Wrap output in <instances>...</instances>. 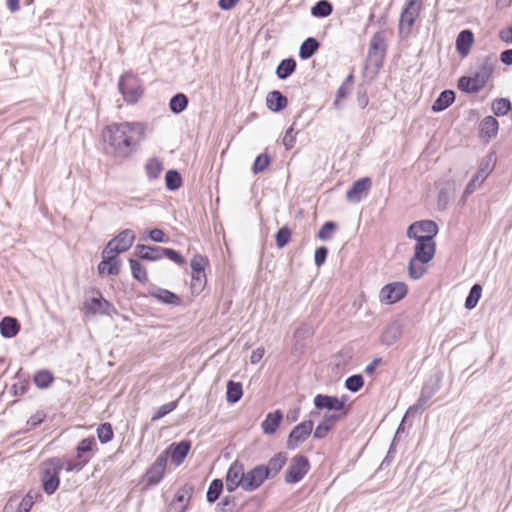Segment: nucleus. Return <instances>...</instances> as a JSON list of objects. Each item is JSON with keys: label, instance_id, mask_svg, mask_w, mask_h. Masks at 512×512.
<instances>
[{"label": "nucleus", "instance_id": "a211bd4d", "mask_svg": "<svg viewBox=\"0 0 512 512\" xmlns=\"http://www.w3.org/2000/svg\"><path fill=\"white\" fill-rule=\"evenodd\" d=\"M266 475L260 464L245 472L244 491L253 492L260 488L266 480H269Z\"/></svg>", "mask_w": 512, "mask_h": 512}, {"label": "nucleus", "instance_id": "5fc2aeb1", "mask_svg": "<svg viewBox=\"0 0 512 512\" xmlns=\"http://www.w3.org/2000/svg\"><path fill=\"white\" fill-rule=\"evenodd\" d=\"M272 157L268 153L259 154L253 164H252V172L254 175L260 174L264 172L271 164Z\"/></svg>", "mask_w": 512, "mask_h": 512}, {"label": "nucleus", "instance_id": "338daca9", "mask_svg": "<svg viewBox=\"0 0 512 512\" xmlns=\"http://www.w3.org/2000/svg\"><path fill=\"white\" fill-rule=\"evenodd\" d=\"M329 250L326 246H319L314 252V263L317 267H321L327 260Z\"/></svg>", "mask_w": 512, "mask_h": 512}, {"label": "nucleus", "instance_id": "a18cd8bd", "mask_svg": "<svg viewBox=\"0 0 512 512\" xmlns=\"http://www.w3.org/2000/svg\"><path fill=\"white\" fill-rule=\"evenodd\" d=\"M33 382L39 389H47L54 382V375L47 369L38 370L33 376Z\"/></svg>", "mask_w": 512, "mask_h": 512}, {"label": "nucleus", "instance_id": "6e6552de", "mask_svg": "<svg viewBox=\"0 0 512 512\" xmlns=\"http://www.w3.org/2000/svg\"><path fill=\"white\" fill-rule=\"evenodd\" d=\"M311 465L308 457L303 454H297L292 459L285 471L284 481L287 484L299 483L310 471Z\"/></svg>", "mask_w": 512, "mask_h": 512}, {"label": "nucleus", "instance_id": "cd10ccee", "mask_svg": "<svg viewBox=\"0 0 512 512\" xmlns=\"http://www.w3.org/2000/svg\"><path fill=\"white\" fill-rule=\"evenodd\" d=\"M499 131V122L494 116H486L479 123V138L485 141L494 139Z\"/></svg>", "mask_w": 512, "mask_h": 512}, {"label": "nucleus", "instance_id": "423d86ee", "mask_svg": "<svg viewBox=\"0 0 512 512\" xmlns=\"http://www.w3.org/2000/svg\"><path fill=\"white\" fill-rule=\"evenodd\" d=\"M386 51L387 44L383 31L375 32L370 40L367 54L368 61L375 68V74L383 67Z\"/></svg>", "mask_w": 512, "mask_h": 512}, {"label": "nucleus", "instance_id": "e2e57ef3", "mask_svg": "<svg viewBox=\"0 0 512 512\" xmlns=\"http://www.w3.org/2000/svg\"><path fill=\"white\" fill-rule=\"evenodd\" d=\"M163 258H167L179 266L186 264L184 256L178 250L173 248L164 247Z\"/></svg>", "mask_w": 512, "mask_h": 512}, {"label": "nucleus", "instance_id": "9b49d317", "mask_svg": "<svg viewBox=\"0 0 512 512\" xmlns=\"http://www.w3.org/2000/svg\"><path fill=\"white\" fill-rule=\"evenodd\" d=\"M314 427V422L311 419L303 420L295 425L289 432L286 442L288 450H295L303 444L311 435Z\"/></svg>", "mask_w": 512, "mask_h": 512}, {"label": "nucleus", "instance_id": "58836bf2", "mask_svg": "<svg viewBox=\"0 0 512 512\" xmlns=\"http://www.w3.org/2000/svg\"><path fill=\"white\" fill-rule=\"evenodd\" d=\"M165 187L170 192L179 190L183 185V178L177 169H169L165 173Z\"/></svg>", "mask_w": 512, "mask_h": 512}, {"label": "nucleus", "instance_id": "69168bd1", "mask_svg": "<svg viewBox=\"0 0 512 512\" xmlns=\"http://www.w3.org/2000/svg\"><path fill=\"white\" fill-rule=\"evenodd\" d=\"M146 238L155 243H166L168 242V237L164 233L163 230L159 228H152L146 231Z\"/></svg>", "mask_w": 512, "mask_h": 512}, {"label": "nucleus", "instance_id": "ddd939ff", "mask_svg": "<svg viewBox=\"0 0 512 512\" xmlns=\"http://www.w3.org/2000/svg\"><path fill=\"white\" fill-rule=\"evenodd\" d=\"M439 232L438 224L434 220L424 219L415 221L410 224L406 231V236L409 239H417L420 237H427L435 240Z\"/></svg>", "mask_w": 512, "mask_h": 512}, {"label": "nucleus", "instance_id": "ea45409f", "mask_svg": "<svg viewBox=\"0 0 512 512\" xmlns=\"http://www.w3.org/2000/svg\"><path fill=\"white\" fill-rule=\"evenodd\" d=\"M224 489V482L221 478L213 479L206 492V501L209 504L215 503L221 496Z\"/></svg>", "mask_w": 512, "mask_h": 512}, {"label": "nucleus", "instance_id": "3c124183", "mask_svg": "<svg viewBox=\"0 0 512 512\" xmlns=\"http://www.w3.org/2000/svg\"><path fill=\"white\" fill-rule=\"evenodd\" d=\"M42 497L39 491L30 490L20 501L15 512H29L35 501Z\"/></svg>", "mask_w": 512, "mask_h": 512}, {"label": "nucleus", "instance_id": "0eeeda50", "mask_svg": "<svg viewBox=\"0 0 512 512\" xmlns=\"http://www.w3.org/2000/svg\"><path fill=\"white\" fill-rule=\"evenodd\" d=\"M348 395H342L340 398L336 395L317 394L313 399L314 407L317 410H329L338 412L336 415H342V418L348 415V409L346 408V402Z\"/></svg>", "mask_w": 512, "mask_h": 512}, {"label": "nucleus", "instance_id": "13d9d810", "mask_svg": "<svg viewBox=\"0 0 512 512\" xmlns=\"http://www.w3.org/2000/svg\"><path fill=\"white\" fill-rule=\"evenodd\" d=\"M364 383L365 381L362 374H353L346 378L344 386L348 391L356 393L362 389Z\"/></svg>", "mask_w": 512, "mask_h": 512}, {"label": "nucleus", "instance_id": "7c9ffc66", "mask_svg": "<svg viewBox=\"0 0 512 512\" xmlns=\"http://www.w3.org/2000/svg\"><path fill=\"white\" fill-rule=\"evenodd\" d=\"M266 106L271 112L279 113L288 106V98L279 90H272L266 96Z\"/></svg>", "mask_w": 512, "mask_h": 512}, {"label": "nucleus", "instance_id": "8fccbe9b", "mask_svg": "<svg viewBox=\"0 0 512 512\" xmlns=\"http://www.w3.org/2000/svg\"><path fill=\"white\" fill-rule=\"evenodd\" d=\"M482 295V286L479 283H475L469 290V293L465 299L464 306L467 310L474 309Z\"/></svg>", "mask_w": 512, "mask_h": 512}, {"label": "nucleus", "instance_id": "e433bc0d", "mask_svg": "<svg viewBox=\"0 0 512 512\" xmlns=\"http://www.w3.org/2000/svg\"><path fill=\"white\" fill-rule=\"evenodd\" d=\"M243 396V386L241 382L228 380L226 383V401L229 404H235Z\"/></svg>", "mask_w": 512, "mask_h": 512}, {"label": "nucleus", "instance_id": "473e14b6", "mask_svg": "<svg viewBox=\"0 0 512 512\" xmlns=\"http://www.w3.org/2000/svg\"><path fill=\"white\" fill-rule=\"evenodd\" d=\"M20 329V322L15 317L5 316L0 320V335L3 338H14L19 333Z\"/></svg>", "mask_w": 512, "mask_h": 512}, {"label": "nucleus", "instance_id": "49530a36", "mask_svg": "<svg viewBox=\"0 0 512 512\" xmlns=\"http://www.w3.org/2000/svg\"><path fill=\"white\" fill-rule=\"evenodd\" d=\"M491 110L495 116H506L512 110V103L505 97L496 98L492 102Z\"/></svg>", "mask_w": 512, "mask_h": 512}, {"label": "nucleus", "instance_id": "aec40b11", "mask_svg": "<svg viewBox=\"0 0 512 512\" xmlns=\"http://www.w3.org/2000/svg\"><path fill=\"white\" fill-rule=\"evenodd\" d=\"M288 461L286 452L275 453L267 462V464H260L268 479H274L284 468Z\"/></svg>", "mask_w": 512, "mask_h": 512}, {"label": "nucleus", "instance_id": "412c9836", "mask_svg": "<svg viewBox=\"0 0 512 512\" xmlns=\"http://www.w3.org/2000/svg\"><path fill=\"white\" fill-rule=\"evenodd\" d=\"M164 247L137 244L134 248V255L143 261L155 262L163 259Z\"/></svg>", "mask_w": 512, "mask_h": 512}, {"label": "nucleus", "instance_id": "7ed1b4c3", "mask_svg": "<svg viewBox=\"0 0 512 512\" xmlns=\"http://www.w3.org/2000/svg\"><path fill=\"white\" fill-rule=\"evenodd\" d=\"M118 91L125 103L135 105L144 95L143 82L135 73L127 71L119 78Z\"/></svg>", "mask_w": 512, "mask_h": 512}, {"label": "nucleus", "instance_id": "4468645a", "mask_svg": "<svg viewBox=\"0 0 512 512\" xmlns=\"http://www.w3.org/2000/svg\"><path fill=\"white\" fill-rule=\"evenodd\" d=\"M404 320L400 317L393 319L382 330L379 341L382 345L390 347L397 343L403 334Z\"/></svg>", "mask_w": 512, "mask_h": 512}, {"label": "nucleus", "instance_id": "a19ab883", "mask_svg": "<svg viewBox=\"0 0 512 512\" xmlns=\"http://www.w3.org/2000/svg\"><path fill=\"white\" fill-rule=\"evenodd\" d=\"M163 163L157 157L149 158L144 166L146 176L149 180H156L163 171Z\"/></svg>", "mask_w": 512, "mask_h": 512}, {"label": "nucleus", "instance_id": "f3484780", "mask_svg": "<svg viewBox=\"0 0 512 512\" xmlns=\"http://www.w3.org/2000/svg\"><path fill=\"white\" fill-rule=\"evenodd\" d=\"M194 490L195 487L193 484H184L176 491L170 506L177 509V512H185L189 508Z\"/></svg>", "mask_w": 512, "mask_h": 512}, {"label": "nucleus", "instance_id": "4c0bfd02", "mask_svg": "<svg viewBox=\"0 0 512 512\" xmlns=\"http://www.w3.org/2000/svg\"><path fill=\"white\" fill-rule=\"evenodd\" d=\"M189 99L186 94L178 92L169 100V110L171 113L178 115L185 111L188 107Z\"/></svg>", "mask_w": 512, "mask_h": 512}, {"label": "nucleus", "instance_id": "052dcab7", "mask_svg": "<svg viewBox=\"0 0 512 512\" xmlns=\"http://www.w3.org/2000/svg\"><path fill=\"white\" fill-rule=\"evenodd\" d=\"M177 406H178V400H174V401H171V402L161 405L153 414L151 421L155 422V421L162 419L163 417H165L166 415H168L169 413L174 411L177 408Z\"/></svg>", "mask_w": 512, "mask_h": 512}, {"label": "nucleus", "instance_id": "c03bdc74", "mask_svg": "<svg viewBox=\"0 0 512 512\" xmlns=\"http://www.w3.org/2000/svg\"><path fill=\"white\" fill-rule=\"evenodd\" d=\"M333 12V4L328 0L317 1L310 9V13L315 18H326Z\"/></svg>", "mask_w": 512, "mask_h": 512}, {"label": "nucleus", "instance_id": "774afa93", "mask_svg": "<svg viewBox=\"0 0 512 512\" xmlns=\"http://www.w3.org/2000/svg\"><path fill=\"white\" fill-rule=\"evenodd\" d=\"M369 103L367 88L365 85H359L357 88V105L364 109Z\"/></svg>", "mask_w": 512, "mask_h": 512}, {"label": "nucleus", "instance_id": "603ef678", "mask_svg": "<svg viewBox=\"0 0 512 512\" xmlns=\"http://www.w3.org/2000/svg\"><path fill=\"white\" fill-rule=\"evenodd\" d=\"M96 434L101 444H107L114 438V430L110 422H103L99 424L96 429Z\"/></svg>", "mask_w": 512, "mask_h": 512}, {"label": "nucleus", "instance_id": "37998d69", "mask_svg": "<svg viewBox=\"0 0 512 512\" xmlns=\"http://www.w3.org/2000/svg\"><path fill=\"white\" fill-rule=\"evenodd\" d=\"M225 477L233 481H239L244 484L245 480V467L244 463L238 459L234 460L226 471Z\"/></svg>", "mask_w": 512, "mask_h": 512}, {"label": "nucleus", "instance_id": "864d4df0", "mask_svg": "<svg viewBox=\"0 0 512 512\" xmlns=\"http://www.w3.org/2000/svg\"><path fill=\"white\" fill-rule=\"evenodd\" d=\"M209 265L207 256L202 254H195L190 260L191 273L203 276L206 267Z\"/></svg>", "mask_w": 512, "mask_h": 512}, {"label": "nucleus", "instance_id": "f03ea898", "mask_svg": "<svg viewBox=\"0 0 512 512\" xmlns=\"http://www.w3.org/2000/svg\"><path fill=\"white\" fill-rule=\"evenodd\" d=\"M414 240V254L408 262L407 270L412 280H419L427 273V265L436 254V241L427 237Z\"/></svg>", "mask_w": 512, "mask_h": 512}, {"label": "nucleus", "instance_id": "1a4fd4ad", "mask_svg": "<svg viewBox=\"0 0 512 512\" xmlns=\"http://www.w3.org/2000/svg\"><path fill=\"white\" fill-rule=\"evenodd\" d=\"M96 296L85 299L83 308L86 315H111L116 313L114 305L102 296L100 290L92 289Z\"/></svg>", "mask_w": 512, "mask_h": 512}, {"label": "nucleus", "instance_id": "72a5a7b5", "mask_svg": "<svg viewBox=\"0 0 512 512\" xmlns=\"http://www.w3.org/2000/svg\"><path fill=\"white\" fill-rule=\"evenodd\" d=\"M297 68V62L295 58L293 57H287L282 59L276 69H275V75L279 80H286L288 79L292 74L295 73Z\"/></svg>", "mask_w": 512, "mask_h": 512}, {"label": "nucleus", "instance_id": "6ab92c4d", "mask_svg": "<svg viewBox=\"0 0 512 512\" xmlns=\"http://www.w3.org/2000/svg\"><path fill=\"white\" fill-rule=\"evenodd\" d=\"M371 185L372 181L369 177L357 179L346 191V199L352 203H359L362 200L363 195L370 190Z\"/></svg>", "mask_w": 512, "mask_h": 512}, {"label": "nucleus", "instance_id": "79ce46f5", "mask_svg": "<svg viewBox=\"0 0 512 512\" xmlns=\"http://www.w3.org/2000/svg\"><path fill=\"white\" fill-rule=\"evenodd\" d=\"M314 335V329L311 325L307 323L301 324L299 327H297L293 333V350H298V346L300 342L305 341L309 338H311Z\"/></svg>", "mask_w": 512, "mask_h": 512}, {"label": "nucleus", "instance_id": "393cba45", "mask_svg": "<svg viewBox=\"0 0 512 512\" xmlns=\"http://www.w3.org/2000/svg\"><path fill=\"white\" fill-rule=\"evenodd\" d=\"M341 419L342 415H336V413H325L321 422L318 423L313 431V437L318 440L324 439L334 428L335 424Z\"/></svg>", "mask_w": 512, "mask_h": 512}, {"label": "nucleus", "instance_id": "de8ad7c7", "mask_svg": "<svg viewBox=\"0 0 512 512\" xmlns=\"http://www.w3.org/2000/svg\"><path fill=\"white\" fill-rule=\"evenodd\" d=\"M132 277L140 283L148 282L147 270L142 263L134 258L129 259Z\"/></svg>", "mask_w": 512, "mask_h": 512}, {"label": "nucleus", "instance_id": "bb28decb", "mask_svg": "<svg viewBox=\"0 0 512 512\" xmlns=\"http://www.w3.org/2000/svg\"><path fill=\"white\" fill-rule=\"evenodd\" d=\"M119 255L120 254L115 253L114 256L102 255V260L97 265L99 275H103L104 273L110 276L118 275L121 270V259Z\"/></svg>", "mask_w": 512, "mask_h": 512}, {"label": "nucleus", "instance_id": "5701e85b", "mask_svg": "<svg viewBox=\"0 0 512 512\" xmlns=\"http://www.w3.org/2000/svg\"><path fill=\"white\" fill-rule=\"evenodd\" d=\"M97 450V443L93 436L86 437L78 442L75 448V458L80 461H85L87 465L93 453Z\"/></svg>", "mask_w": 512, "mask_h": 512}, {"label": "nucleus", "instance_id": "6e6d98bb", "mask_svg": "<svg viewBox=\"0 0 512 512\" xmlns=\"http://www.w3.org/2000/svg\"><path fill=\"white\" fill-rule=\"evenodd\" d=\"M419 16V11L414 10L413 12H406L402 11L399 19V32L401 33L404 28H407V31L409 32L413 25L415 24V21L417 17Z\"/></svg>", "mask_w": 512, "mask_h": 512}, {"label": "nucleus", "instance_id": "a878e982", "mask_svg": "<svg viewBox=\"0 0 512 512\" xmlns=\"http://www.w3.org/2000/svg\"><path fill=\"white\" fill-rule=\"evenodd\" d=\"M475 38L474 33L470 29H463L461 30L455 40V49L457 53L462 57H467L470 52L471 48L474 44Z\"/></svg>", "mask_w": 512, "mask_h": 512}, {"label": "nucleus", "instance_id": "09e8293b", "mask_svg": "<svg viewBox=\"0 0 512 512\" xmlns=\"http://www.w3.org/2000/svg\"><path fill=\"white\" fill-rule=\"evenodd\" d=\"M15 378L18 379V382L14 383L10 388V393L13 396H22L24 395L30 388V382L26 378H22V370L19 369L15 374Z\"/></svg>", "mask_w": 512, "mask_h": 512}, {"label": "nucleus", "instance_id": "4d7b16f0", "mask_svg": "<svg viewBox=\"0 0 512 512\" xmlns=\"http://www.w3.org/2000/svg\"><path fill=\"white\" fill-rule=\"evenodd\" d=\"M216 512H236L237 504L236 498L233 495L224 496L220 502L217 503L215 507Z\"/></svg>", "mask_w": 512, "mask_h": 512}, {"label": "nucleus", "instance_id": "4be33fe9", "mask_svg": "<svg viewBox=\"0 0 512 512\" xmlns=\"http://www.w3.org/2000/svg\"><path fill=\"white\" fill-rule=\"evenodd\" d=\"M136 239V235L131 229H124L120 231L113 239L109 242H112V245L115 247V254H121L128 251L134 241Z\"/></svg>", "mask_w": 512, "mask_h": 512}, {"label": "nucleus", "instance_id": "2f4dec72", "mask_svg": "<svg viewBox=\"0 0 512 512\" xmlns=\"http://www.w3.org/2000/svg\"><path fill=\"white\" fill-rule=\"evenodd\" d=\"M456 99V93L451 89H445L440 92L431 106L434 113H439L449 108Z\"/></svg>", "mask_w": 512, "mask_h": 512}, {"label": "nucleus", "instance_id": "680f3d73", "mask_svg": "<svg viewBox=\"0 0 512 512\" xmlns=\"http://www.w3.org/2000/svg\"><path fill=\"white\" fill-rule=\"evenodd\" d=\"M290 239L291 229L287 225L278 229L275 234V243L279 249L284 248L290 242Z\"/></svg>", "mask_w": 512, "mask_h": 512}, {"label": "nucleus", "instance_id": "2eb2a0df", "mask_svg": "<svg viewBox=\"0 0 512 512\" xmlns=\"http://www.w3.org/2000/svg\"><path fill=\"white\" fill-rule=\"evenodd\" d=\"M147 295L167 306L178 307L183 304V299L180 295L152 283L148 286Z\"/></svg>", "mask_w": 512, "mask_h": 512}, {"label": "nucleus", "instance_id": "20e7f679", "mask_svg": "<svg viewBox=\"0 0 512 512\" xmlns=\"http://www.w3.org/2000/svg\"><path fill=\"white\" fill-rule=\"evenodd\" d=\"M63 462L59 457L45 460L41 467V485L47 495L54 494L60 486V472Z\"/></svg>", "mask_w": 512, "mask_h": 512}, {"label": "nucleus", "instance_id": "dca6fc26", "mask_svg": "<svg viewBox=\"0 0 512 512\" xmlns=\"http://www.w3.org/2000/svg\"><path fill=\"white\" fill-rule=\"evenodd\" d=\"M167 467V461L160 454L157 456L151 466L148 467L142 479L148 486L158 485L164 478Z\"/></svg>", "mask_w": 512, "mask_h": 512}, {"label": "nucleus", "instance_id": "f8f14e48", "mask_svg": "<svg viewBox=\"0 0 512 512\" xmlns=\"http://www.w3.org/2000/svg\"><path fill=\"white\" fill-rule=\"evenodd\" d=\"M192 447V442L188 439H184L178 442H172L169 444L164 451L160 453L164 456V459L168 462L170 458L171 463L174 466H180L187 455L189 454Z\"/></svg>", "mask_w": 512, "mask_h": 512}, {"label": "nucleus", "instance_id": "b1692460", "mask_svg": "<svg viewBox=\"0 0 512 512\" xmlns=\"http://www.w3.org/2000/svg\"><path fill=\"white\" fill-rule=\"evenodd\" d=\"M497 63L495 54L486 55L481 59L477 70L473 73L485 86L489 78L492 76Z\"/></svg>", "mask_w": 512, "mask_h": 512}, {"label": "nucleus", "instance_id": "bf43d9fd", "mask_svg": "<svg viewBox=\"0 0 512 512\" xmlns=\"http://www.w3.org/2000/svg\"><path fill=\"white\" fill-rule=\"evenodd\" d=\"M338 225L334 221H326L317 232V238L321 241H329L332 234L337 230Z\"/></svg>", "mask_w": 512, "mask_h": 512}, {"label": "nucleus", "instance_id": "c85d7f7f", "mask_svg": "<svg viewBox=\"0 0 512 512\" xmlns=\"http://www.w3.org/2000/svg\"><path fill=\"white\" fill-rule=\"evenodd\" d=\"M283 412L276 409L266 414L261 423L262 431L265 435H274L283 421Z\"/></svg>", "mask_w": 512, "mask_h": 512}, {"label": "nucleus", "instance_id": "0e129e2a", "mask_svg": "<svg viewBox=\"0 0 512 512\" xmlns=\"http://www.w3.org/2000/svg\"><path fill=\"white\" fill-rule=\"evenodd\" d=\"M206 282L207 279L205 273H203V276L191 273V290L193 293H201L206 285Z\"/></svg>", "mask_w": 512, "mask_h": 512}, {"label": "nucleus", "instance_id": "f257e3e1", "mask_svg": "<svg viewBox=\"0 0 512 512\" xmlns=\"http://www.w3.org/2000/svg\"><path fill=\"white\" fill-rule=\"evenodd\" d=\"M146 130L147 124L138 121L105 126L102 131L104 153L115 158L130 157L137 144L146 138Z\"/></svg>", "mask_w": 512, "mask_h": 512}, {"label": "nucleus", "instance_id": "39448f33", "mask_svg": "<svg viewBox=\"0 0 512 512\" xmlns=\"http://www.w3.org/2000/svg\"><path fill=\"white\" fill-rule=\"evenodd\" d=\"M440 388L441 377L439 375L430 377L423 384L417 402L407 409L406 415H421L425 409L426 404L440 390Z\"/></svg>", "mask_w": 512, "mask_h": 512}, {"label": "nucleus", "instance_id": "c9c22d12", "mask_svg": "<svg viewBox=\"0 0 512 512\" xmlns=\"http://www.w3.org/2000/svg\"><path fill=\"white\" fill-rule=\"evenodd\" d=\"M495 166V153H488L480 162L476 176L480 178V182H484L485 179L491 174Z\"/></svg>", "mask_w": 512, "mask_h": 512}, {"label": "nucleus", "instance_id": "f704fd0d", "mask_svg": "<svg viewBox=\"0 0 512 512\" xmlns=\"http://www.w3.org/2000/svg\"><path fill=\"white\" fill-rule=\"evenodd\" d=\"M320 41L315 37L306 38L299 47V58L308 60L313 57L320 48Z\"/></svg>", "mask_w": 512, "mask_h": 512}, {"label": "nucleus", "instance_id": "c756f323", "mask_svg": "<svg viewBox=\"0 0 512 512\" xmlns=\"http://www.w3.org/2000/svg\"><path fill=\"white\" fill-rule=\"evenodd\" d=\"M485 85L473 74L463 75L457 80V88L466 94H475L481 91Z\"/></svg>", "mask_w": 512, "mask_h": 512}, {"label": "nucleus", "instance_id": "9d476101", "mask_svg": "<svg viewBox=\"0 0 512 512\" xmlns=\"http://www.w3.org/2000/svg\"><path fill=\"white\" fill-rule=\"evenodd\" d=\"M408 294V286L404 282L395 281L385 284L379 292L381 304L393 305L403 300Z\"/></svg>", "mask_w": 512, "mask_h": 512}]
</instances>
